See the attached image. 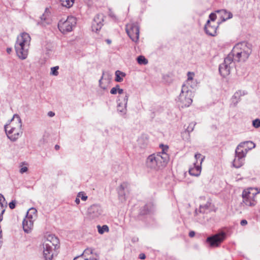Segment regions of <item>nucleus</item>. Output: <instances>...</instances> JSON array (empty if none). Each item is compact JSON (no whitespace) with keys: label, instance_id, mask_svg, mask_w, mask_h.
<instances>
[{"label":"nucleus","instance_id":"nucleus-1","mask_svg":"<svg viewBox=\"0 0 260 260\" xmlns=\"http://www.w3.org/2000/svg\"><path fill=\"white\" fill-rule=\"evenodd\" d=\"M252 52V45L247 42L237 44L229 54L234 62H245Z\"/></svg>","mask_w":260,"mask_h":260},{"label":"nucleus","instance_id":"nucleus-2","mask_svg":"<svg viewBox=\"0 0 260 260\" xmlns=\"http://www.w3.org/2000/svg\"><path fill=\"white\" fill-rule=\"evenodd\" d=\"M168 147L162 149L161 152L152 154L148 156L146 160V167L151 169L157 170L164 167L169 160V155L165 152Z\"/></svg>","mask_w":260,"mask_h":260},{"label":"nucleus","instance_id":"nucleus-3","mask_svg":"<svg viewBox=\"0 0 260 260\" xmlns=\"http://www.w3.org/2000/svg\"><path fill=\"white\" fill-rule=\"evenodd\" d=\"M10 125L5 126V130L8 138L12 141H16L22 135V121L20 116L14 115Z\"/></svg>","mask_w":260,"mask_h":260},{"label":"nucleus","instance_id":"nucleus-4","mask_svg":"<svg viewBox=\"0 0 260 260\" xmlns=\"http://www.w3.org/2000/svg\"><path fill=\"white\" fill-rule=\"evenodd\" d=\"M30 37L27 33L23 32L18 37L15 49L18 57L21 59L26 58L30 42Z\"/></svg>","mask_w":260,"mask_h":260},{"label":"nucleus","instance_id":"nucleus-5","mask_svg":"<svg viewBox=\"0 0 260 260\" xmlns=\"http://www.w3.org/2000/svg\"><path fill=\"white\" fill-rule=\"evenodd\" d=\"M59 243L57 237L53 235H49L43 244V254L46 260H52L53 253V251L56 248Z\"/></svg>","mask_w":260,"mask_h":260},{"label":"nucleus","instance_id":"nucleus-6","mask_svg":"<svg viewBox=\"0 0 260 260\" xmlns=\"http://www.w3.org/2000/svg\"><path fill=\"white\" fill-rule=\"evenodd\" d=\"M192 93L186 84L182 86L181 92L178 97V105L182 108L189 107L192 102Z\"/></svg>","mask_w":260,"mask_h":260},{"label":"nucleus","instance_id":"nucleus-7","mask_svg":"<svg viewBox=\"0 0 260 260\" xmlns=\"http://www.w3.org/2000/svg\"><path fill=\"white\" fill-rule=\"evenodd\" d=\"M76 24V19L73 16H68L64 20L61 19L58 23V28L63 34L71 31Z\"/></svg>","mask_w":260,"mask_h":260},{"label":"nucleus","instance_id":"nucleus-8","mask_svg":"<svg viewBox=\"0 0 260 260\" xmlns=\"http://www.w3.org/2000/svg\"><path fill=\"white\" fill-rule=\"evenodd\" d=\"M258 193V191H256L252 188L244 190L242 192L243 203L247 206H254L257 203L255 197Z\"/></svg>","mask_w":260,"mask_h":260},{"label":"nucleus","instance_id":"nucleus-9","mask_svg":"<svg viewBox=\"0 0 260 260\" xmlns=\"http://www.w3.org/2000/svg\"><path fill=\"white\" fill-rule=\"evenodd\" d=\"M225 237V233L222 232L208 237L206 239V242L209 244L211 247H217L219 246Z\"/></svg>","mask_w":260,"mask_h":260},{"label":"nucleus","instance_id":"nucleus-10","mask_svg":"<svg viewBox=\"0 0 260 260\" xmlns=\"http://www.w3.org/2000/svg\"><path fill=\"white\" fill-rule=\"evenodd\" d=\"M233 62L231 56L228 55L224 58V62L219 65V72L222 77H225L230 74Z\"/></svg>","mask_w":260,"mask_h":260},{"label":"nucleus","instance_id":"nucleus-11","mask_svg":"<svg viewBox=\"0 0 260 260\" xmlns=\"http://www.w3.org/2000/svg\"><path fill=\"white\" fill-rule=\"evenodd\" d=\"M126 31L134 42H137L139 38V27L137 24L131 23L126 25Z\"/></svg>","mask_w":260,"mask_h":260},{"label":"nucleus","instance_id":"nucleus-12","mask_svg":"<svg viewBox=\"0 0 260 260\" xmlns=\"http://www.w3.org/2000/svg\"><path fill=\"white\" fill-rule=\"evenodd\" d=\"M103 213V210L101 206L93 204L90 206L87 211V216L90 219L99 218Z\"/></svg>","mask_w":260,"mask_h":260},{"label":"nucleus","instance_id":"nucleus-13","mask_svg":"<svg viewBox=\"0 0 260 260\" xmlns=\"http://www.w3.org/2000/svg\"><path fill=\"white\" fill-rule=\"evenodd\" d=\"M129 94L127 93H125L123 97L118 96V101L117 106V111L120 113L121 116H124L127 111L126 107L128 102Z\"/></svg>","mask_w":260,"mask_h":260},{"label":"nucleus","instance_id":"nucleus-14","mask_svg":"<svg viewBox=\"0 0 260 260\" xmlns=\"http://www.w3.org/2000/svg\"><path fill=\"white\" fill-rule=\"evenodd\" d=\"M246 154L241 150H238L236 148L235 150V157L233 161V166L236 168H239L242 167L245 161V157Z\"/></svg>","mask_w":260,"mask_h":260},{"label":"nucleus","instance_id":"nucleus-15","mask_svg":"<svg viewBox=\"0 0 260 260\" xmlns=\"http://www.w3.org/2000/svg\"><path fill=\"white\" fill-rule=\"evenodd\" d=\"M104 15L103 14H98L94 17L92 23V30L93 31L97 32L101 29L103 26V22L104 20Z\"/></svg>","mask_w":260,"mask_h":260},{"label":"nucleus","instance_id":"nucleus-16","mask_svg":"<svg viewBox=\"0 0 260 260\" xmlns=\"http://www.w3.org/2000/svg\"><path fill=\"white\" fill-rule=\"evenodd\" d=\"M32 219V215H29L28 211H27L26 216L22 222L23 229L25 233H29L33 227V221Z\"/></svg>","mask_w":260,"mask_h":260},{"label":"nucleus","instance_id":"nucleus-17","mask_svg":"<svg viewBox=\"0 0 260 260\" xmlns=\"http://www.w3.org/2000/svg\"><path fill=\"white\" fill-rule=\"evenodd\" d=\"M128 188L129 184L126 182H124L117 188L119 200L121 201L125 200L126 191H128Z\"/></svg>","mask_w":260,"mask_h":260},{"label":"nucleus","instance_id":"nucleus-18","mask_svg":"<svg viewBox=\"0 0 260 260\" xmlns=\"http://www.w3.org/2000/svg\"><path fill=\"white\" fill-rule=\"evenodd\" d=\"M255 146V145L253 142L248 141L240 143L237 148L238 150L243 151V152L246 154L249 150L254 148Z\"/></svg>","mask_w":260,"mask_h":260},{"label":"nucleus","instance_id":"nucleus-19","mask_svg":"<svg viewBox=\"0 0 260 260\" xmlns=\"http://www.w3.org/2000/svg\"><path fill=\"white\" fill-rule=\"evenodd\" d=\"M217 26L212 25L210 20L207 21L204 27V30L206 33L211 36H215L216 35Z\"/></svg>","mask_w":260,"mask_h":260},{"label":"nucleus","instance_id":"nucleus-20","mask_svg":"<svg viewBox=\"0 0 260 260\" xmlns=\"http://www.w3.org/2000/svg\"><path fill=\"white\" fill-rule=\"evenodd\" d=\"M246 94L244 91L238 90L236 91L231 98V105L234 107L236 106L238 103L240 101L241 96Z\"/></svg>","mask_w":260,"mask_h":260},{"label":"nucleus","instance_id":"nucleus-21","mask_svg":"<svg viewBox=\"0 0 260 260\" xmlns=\"http://www.w3.org/2000/svg\"><path fill=\"white\" fill-rule=\"evenodd\" d=\"M201 165H197L196 163H194V167L189 169V173L191 176H198L201 173Z\"/></svg>","mask_w":260,"mask_h":260},{"label":"nucleus","instance_id":"nucleus-22","mask_svg":"<svg viewBox=\"0 0 260 260\" xmlns=\"http://www.w3.org/2000/svg\"><path fill=\"white\" fill-rule=\"evenodd\" d=\"M216 12L220 14L221 18L223 21L232 18L233 17V14L231 12H228L226 10L224 9L218 10Z\"/></svg>","mask_w":260,"mask_h":260},{"label":"nucleus","instance_id":"nucleus-23","mask_svg":"<svg viewBox=\"0 0 260 260\" xmlns=\"http://www.w3.org/2000/svg\"><path fill=\"white\" fill-rule=\"evenodd\" d=\"M126 74L121 72L119 70H117L115 72V81L117 82H121L123 81V77H125Z\"/></svg>","mask_w":260,"mask_h":260},{"label":"nucleus","instance_id":"nucleus-24","mask_svg":"<svg viewBox=\"0 0 260 260\" xmlns=\"http://www.w3.org/2000/svg\"><path fill=\"white\" fill-rule=\"evenodd\" d=\"M74 1L75 0H60V3L62 6L69 8L73 6Z\"/></svg>","mask_w":260,"mask_h":260},{"label":"nucleus","instance_id":"nucleus-25","mask_svg":"<svg viewBox=\"0 0 260 260\" xmlns=\"http://www.w3.org/2000/svg\"><path fill=\"white\" fill-rule=\"evenodd\" d=\"M97 228L98 230V232L100 234H103L105 232H108L109 231V227L107 225H104L103 226H100V225H98L97 226Z\"/></svg>","mask_w":260,"mask_h":260},{"label":"nucleus","instance_id":"nucleus-26","mask_svg":"<svg viewBox=\"0 0 260 260\" xmlns=\"http://www.w3.org/2000/svg\"><path fill=\"white\" fill-rule=\"evenodd\" d=\"M137 60L138 63L143 65L147 64L148 62L147 59L144 56L142 55L139 56L137 58Z\"/></svg>","mask_w":260,"mask_h":260},{"label":"nucleus","instance_id":"nucleus-27","mask_svg":"<svg viewBox=\"0 0 260 260\" xmlns=\"http://www.w3.org/2000/svg\"><path fill=\"white\" fill-rule=\"evenodd\" d=\"M209 205L208 203H206V204L203 205H200L199 211L200 213H205L206 212V211L209 209Z\"/></svg>","mask_w":260,"mask_h":260},{"label":"nucleus","instance_id":"nucleus-28","mask_svg":"<svg viewBox=\"0 0 260 260\" xmlns=\"http://www.w3.org/2000/svg\"><path fill=\"white\" fill-rule=\"evenodd\" d=\"M88 252L91 253V251L90 250L86 249L81 255L75 257L73 260H87L84 259V255Z\"/></svg>","mask_w":260,"mask_h":260},{"label":"nucleus","instance_id":"nucleus-29","mask_svg":"<svg viewBox=\"0 0 260 260\" xmlns=\"http://www.w3.org/2000/svg\"><path fill=\"white\" fill-rule=\"evenodd\" d=\"M59 69L58 66L54 67L51 68L50 74L54 76H57L58 75V70Z\"/></svg>","mask_w":260,"mask_h":260},{"label":"nucleus","instance_id":"nucleus-30","mask_svg":"<svg viewBox=\"0 0 260 260\" xmlns=\"http://www.w3.org/2000/svg\"><path fill=\"white\" fill-rule=\"evenodd\" d=\"M195 125H196V123H193V122L190 123L189 124L188 126L187 127V128L185 129V132L186 133L187 132L188 134H189L190 132H191L193 130Z\"/></svg>","mask_w":260,"mask_h":260},{"label":"nucleus","instance_id":"nucleus-31","mask_svg":"<svg viewBox=\"0 0 260 260\" xmlns=\"http://www.w3.org/2000/svg\"><path fill=\"white\" fill-rule=\"evenodd\" d=\"M77 197L81 198V200L85 201L87 199V196L84 192H80L77 195Z\"/></svg>","mask_w":260,"mask_h":260},{"label":"nucleus","instance_id":"nucleus-32","mask_svg":"<svg viewBox=\"0 0 260 260\" xmlns=\"http://www.w3.org/2000/svg\"><path fill=\"white\" fill-rule=\"evenodd\" d=\"M252 125L255 128H258L260 127V119H256L252 121Z\"/></svg>","mask_w":260,"mask_h":260},{"label":"nucleus","instance_id":"nucleus-33","mask_svg":"<svg viewBox=\"0 0 260 260\" xmlns=\"http://www.w3.org/2000/svg\"><path fill=\"white\" fill-rule=\"evenodd\" d=\"M202 157V155L200 153H197L194 155V157L197 159V161L198 160V159L201 158L200 162V165L202 164V162L203 161V160H204V159L205 158L204 156L203 157Z\"/></svg>","mask_w":260,"mask_h":260},{"label":"nucleus","instance_id":"nucleus-34","mask_svg":"<svg viewBox=\"0 0 260 260\" xmlns=\"http://www.w3.org/2000/svg\"><path fill=\"white\" fill-rule=\"evenodd\" d=\"M118 87H119V85L117 84L115 87H113L111 90L110 93L112 94H116L117 93V89H118Z\"/></svg>","mask_w":260,"mask_h":260},{"label":"nucleus","instance_id":"nucleus-35","mask_svg":"<svg viewBox=\"0 0 260 260\" xmlns=\"http://www.w3.org/2000/svg\"><path fill=\"white\" fill-rule=\"evenodd\" d=\"M194 73L192 72H188L187 73V80L186 83L189 84V82L193 79Z\"/></svg>","mask_w":260,"mask_h":260},{"label":"nucleus","instance_id":"nucleus-36","mask_svg":"<svg viewBox=\"0 0 260 260\" xmlns=\"http://www.w3.org/2000/svg\"><path fill=\"white\" fill-rule=\"evenodd\" d=\"M149 210L148 209V205H146L144 207V209L141 210V214L144 215V214H147L148 213H149Z\"/></svg>","mask_w":260,"mask_h":260},{"label":"nucleus","instance_id":"nucleus-37","mask_svg":"<svg viewBox=\"0 0 260 260\" xmlns=\"http://www.w3.org/2000/svg\"><path fill=\"white\" fill-rule=\"evenodd\" d=\"M216 18V15L215 13H212L209 15V20L210 21H212V22H214Z\"/></svg>","mask_w":260,"mask_h":260},{"label":"nucleus","instance_id":"nucleus-38","mask_svg":"<svg viewBox=\"0 0 260 260\" xmlns=\"http://www.w3.org/2000/svg\"><path fill=\"white\" fill-rule=\"evenodd\" d=\"M15 206H16V202H15V201H12L9 203V207L11 209H14L15 208Z\"/></svg>","mask_w":260,"mask_h":260},{"label":"nucleus","instance_id":"nucleus-39","mask_svg":"<svg viewBox=\"0 0 260 260\" xmlns=\"http://www.w3.org/2000/svg\"><path fill=\"white\" fill-rule=\"evenodd\" d=\"M103 75H104V74H103L102 77H101V79H100V80H99V85H100V87H101L102 89H104V90H105V89H106V86H103V85H102V80L103 78Z\"/></svg>","mask_w":260,"mask_h":260},{"label":"nucleus","instance_id":"nucleus-40","mask_svg":"<svg viewBox=\"0 0 260 260\" xmlns=\"http://www.w3.org/2000/svg\"><path fill=\"white\" fill-rule=\"evenodd\" d=\"M28 170V169L26 167H23L21 168L20 170V173L21 174H23L25 172H26Z\"/></svg>","mask_w":260,"mask_h":260},{"label":"nucleus","instance_id":"nucleus-41","mask_svg":"<svg viewBox=\"0 0 260 260\" xmlns=\"http://www.w3.org/2000/svg\"><path fill=\"white\" fill-rule=\"evenodd\" d=\"M240 224L242 226H244L247 224V221L245 219H243L241 221Z\"/></svg>","mask_w":260,"mask_h":260},{"label":"nucleus","instance_id":"nucleus-42","mask_svg":"<svg viewBox=\"0 0 260 260\" xmlns=\"http://www.w3.org/2000/svg\"><path fill=\"white\" fill-rule=\"evenodd\" d=\"M146 257L145 254L144 253H140L139 256V258L141 259H144Z\"/></svg>","mask_w":260,"mask_h":260},{"label":"nucleus","instance_id":"nucleus-43","mask_svg":"<svg viewBox=\"0 0 260 260\" xmlns=\"http://www.w3.org/2000/svg\"><path fill=\"white\" fill-rule=\"evenodd\" d=\"M117 93L121 94L123 93V90L121 88H120V87H118V89H117Z\"/></svg>","mask_w":260,"mask_h":260},{"label":"nucleus","instance_id":"nucleus-44","mask_svg":"<svg viewBox=\"0 0 260 260\" xmlns=\"http://www.w3.org/2000/svg\"><path fill=\"white\" fill-rule=\"evenodd\" d=\"M40 18L42 20H45L46 19V14L44 13L43 14L41 17H40Z\"/></svg>","mask_w":260,"mask_h":260},{"label":"nucleus","instance_id":"nucleus-45","mask_svg":"<svg viewBox=\"0 0 260 260\" xmlns=\"http://www.w3.org/2000/svg\"><path fill=\"white\" fill-rule=\"evenodd\" d=\"M54 115V113L52 111H50L48 113V115L50 117H53Z\"/></svg>","mask_w":260,"mask_h":260},{"label":"nucleus","instance_id":"nucleus-46","mask_svg":"<svg viewBox=\"0 0 260 260\" xmlns=\"http://www.w3.org/2000/svg\"><path fill=\"white\" fill-rule=\"evenodd\" d=\"M195 235V233L193 231H191L189 233V236L190 237H193Z\"/></svg>","mask_w":260,"mask_h":260},{"label":"nucleus","instance_id":"nucleus-47","mask_svg":"<svg viewBox=\"0 0 260 260\" xmlns=\"http://www.w3.org/2000/svg\"><path fill=\"white\" fill-rule=\"evenodd\" d=\"M80 199H79V198L78 197H77L76 200H75V202L77 204H79L80 203Z\"/></svg>","mask_w":260,"mask_h":260},{"label":"nucleus","instance_id":"nucleus-48","mask_svg":"<svg viewBox=\"0 0 260 260\" xmlns=\"http://www.w3.org/2000/svg\"><path fill=\"white\" fill-rule=\"evenodd\" d=\"M85 259H87V260H98L95 257H90L89 258H84Z\"/></svg>","mask_w":260,"mask_h":260},{"label":"nucleus","instance_id":"nucleus-49","mask_svg":"<svg viewBox=\"0 0 260 260\" xmlns=\"http://www.w3.org/2000/svg\"><path fill=\"white\" fill-rule=\"evenodd\" d=\"M11 51H12V48H7V52L8 53L10 54Z\"/></svg>","mask_w":260,"mask_h":260},{"label":"nucleus","instance_id":"nucleus-50","mask_svg":"<svg viewBox=\"0 0 260 260\" xmlns=\"http://www.w3.org/2000/svg\"><path fill=\"white\" fill-rule=\"evenodd\" d=\"M106 42L108 44H110L111 43V41L109 39H107L106 40Z\"/></svg>","mask_w":260,"mask_h":260},{"label":"nucleus","instance_id":"nucleus-51","mask_svg":"<svg viewBox=\"0 0 260 260\" xmlns=\"http://www.w3.org/2000/svg\"><path fill=\"white\" fill-rule=\"evenodd\" d=\"M59 148H60V147H59V145H56L55 146V149L56 150H58V149H59Z\"/></svg>","mask_w":260,"mask_h":260},{"label":"nucleus","instance_id":"nucleus-52","mask_svg":"<svg viewBox=\"0 0 260 260\" xmlns=\"http://www.w3.org/2000/svg\"><path fill=\"white\" fill-rule=\"evenodd\" d=\"M29 211H32L35 213L36 212V210L34 208H31L29 210Z\"/></svg>","mask_w":260,"mask_h":260},{"label":"nucleus","instance_id":"nucleus-53","mask_svg":"<svg viewBox=\"0 0 260 260\" xmlns=\"http://www.w3.org/2000/svg\"><path fill=\"white\" fill-rule=\"evenodd\" d=\"M143 140V138H141L139 139V142H140Z\"/></svg>","mask_w":260,"mask_h":260}]
</instances>
